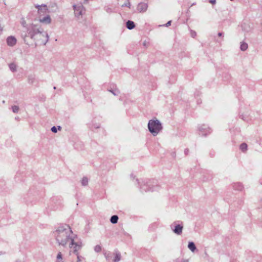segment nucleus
I'll return each instance as SVG.
<instances>
[{"label": "nucleus", "mask_w": 262, "mask_h": 262, "mask_svg": "<svg viewBox=\"0 0 262 262\" xmlns=\"http://www.w3.org/2000/svg\"><path fill=\"white\" fill-rule=\"evenodd\" d=\"M181 262H189L188 259H183Z\"/></svg>", "instance_id": "nucleus-27"}, {"label": "nucleus", "mask_w": 262, "mask_h": 262, "mask_svg": "<svg viewBox=\"0 0 262 262\" xmlns=\"http://www.w3.org/2000/svg\"><path fill=\"white\" fill-rule=\"evenodd\" d=\"M188 248L192 252H194L196 250V247L193 242H190L188 243Z\"/></svg>", "instance_id": "nucleus-12"}, {"label": "nucleus", "mask_w": 262, "mask_h": 262, "mask_svg": "<svg viewBox=\"0 0 262 262\" xmlns=\"http://www.w3.org/2000/svg\"><path fill=\"white\" fill-rule=\"evenodd\" d=\"M218 35L219 36H221L222 35V33H219Z\"/></svg>", "instance_id": "nucleus-29"}, {"label": "nucleus", "mask_w": 262, "mask_h": 262, "mask_svg": "<svg viewBox=\"0 0 262 262\" xmlns=\"http://www.w3.org/2000/svg\"><path fill=\"white\" fill-rule=\"evenodd\" d=\"M210 3H211V4H214L215 3V0H211L210 1Z\"/></svg>", "instance_id": "nucleus-28"}, {"label": "nucleus", "mask_w": 262, "mask_h": 262, "mask_svg": "<svg viewBox=\"0 0 262 262\" xmlns=\"http://www.w3.org/2000/svg\"><path fill=\"white\" fill-rule=\"evenodd\" d=\"M56 262H64L62 258V254L60 252H58L57 255Z\"/></svg>", "instance_id": "nucleus-15"}, {"label": "nucleus", "mask_w": 262, "mask_h": 262, "mask_svg": "<svg viewBox=\"0 0 262 262\" xmlns=\"http://www.w3.org/2000/svg\"><path fill=\"white\" fill-rule=\"evenodd\" d=\"M130 3H129V2H128L127 4H126L123 5H122V7H123V6H127V7H130Z\"/></svg>", "instance_id": "nucleus-25"}, {"label": "nucleus", "mask_w": 262, "mask_h": 262, "mask_svg": "<svg viewBox=\"0 0 262 262\" xmlns=\"http://www.w3.org/2000/svg\"><path fill=\"white\" fill-rule=\"evenodd\" d=\"M240 149L243 151H246L247 149V145L245 143H242L240 146Z\"/></svg>", "instance_id": "nucleus-19"}, {"label": "nucleus", "mask_w": 262, "mask_h": 262, "mask_svg": "<svg viewBox=\"0 0 262 262\" xmlns=\"http://www.w3.org/2000/svg\"><path fill=\"white\" fill-rule=\"evenodd\" d=\"M126 27L128 29H132L135 27V25L133 21L128 20L126 23Z\"/></svg>", "instance_id": "nucleus-14"}, {"label": "nucleus", "mask_w": 262, "mask_h": 262, "mask_svg": "<svg viewBox=\"0 0 262 262\" xmlns=\"http://www.w3.org/2000/svg\"><path fill=\"white\" fill-rule=\"evenodd\" d=\"M27 34H22L24 41L27 42V37L29 36L32 39L38 43L45 45L49 40V36L47 31L39 25L33 24H30L27 28Z\"/></svg>", "instance_id": "nucleus-1"}, {"label": "nucleus", "mask_w": 262, "mask_h": 262, "mask_svg": "<svg viewBox=\"0 0 262 262\" xmlns=\"http://www.w3.org/2000/svg\"><path fill=\"white\" fill-rule=\"evenodd\" d=\"M148 128L152 135L155 136L162 130V126L158 120L153 119L149 121Z\"/></svg>", "instance_id": "nucleus-3"}, {"label": "nucleus", "mask_w": 262, "mask_h": 262, "mask_svg": "<svg viewBox=\"0 0 262 262\" xmlns=\"http://www.w3.org/2000/svg\"><path fill=\"white\" fill-rule=\"evenodd\" d=\"M77 238V237L74 238L68 244L70 249V253H72L75 255H78V253H79V251L81 249L83 243L81 240Z\"/></svg>", "instance_id": "nucleus-4"}, {"label": "nucleus", "mask_w": 262, "mask_h": 262, "mask_svg": "<svg viewBox=\"0 0 262 262\" xmlns=\"http://www.w3.org/2000/svg\"><path fill=\"white\" fill-rule=\"evenodd\" d=\"M51 130L53 133H56L57 132V128L55 126H53L51 128Z\"/></svg>", "instance_id": "nucleus-23"}, {"label": "nucleus", "mask_w": 262, "mask_h": 262, "mask_svg": "<svg viewBox=\"0 0 262 262\" xmlns=\"http://www.w3.org/2000/svg\"><path fill=\"white\" fill-rule=\"evenodd\" d=\"M112 93L114 95H117L119 93V91H116L115 92H112Z\"/></svg>", "instance_id": "nucleus-26"}, {"label": "nucleus", "mask_w": 262, "mask_h": 262, "mask_svg": "<svg viewBox=\"0 0 262 262\" xmlns=\"http://www.w3.org/2000/svg\"><path fill=\"white\" fill-rule=\"evenodd\" d=\"M61 128L60 126H58V129H60Z\"/></svg>", "instance_id": "nucleus-31"}, {"label": "nucleus", "mask_w": 262, "mask_h": 262, "mask_svg": "<svg viewBox=\"0 0 262 262\" xmlns=\"http://www.w3.org/2000/svg\"><path fill=\"white\" fill-rule=\"evenodd\" d=\"M248 48V45L245 42H242L241 45V50L244 51L246 50Z\"/></svg>", "instance_id": "nucleus-17"}, {"label": "nucleus", "mask_w": 262, "mask_h": 262, "mask_svg": "<svg viewBox=\"0 0 262 262\" xmlns=\"http://www.w3.org/2000/svg\"><path fill=\"white\" fill-rule=\"evenodd\" d=\"M56 241L59 246L66 247L74 238H77V235L72 231L68 225L59 226L54 232Z\"/></svg>", "instance_id": "nucleus-2"}, {"label": "nucleus", "mask_w": 262, "mask_h": 262, "mask_svg": "<svg viewBox=\"0 0 262 262\" xmlns=\"http://www.w3.org/2000/svg\"><path fill=\"white\" fill-rule=\"evenodd\" d=\"M94 250L96 252H100L101 251V247L100 245H96L94 248Z\"/></svg>", "instance_id": "nucleus-20"}, {"label": "nucleus", "mask_w": 262, "mask_h": 262, "mask_svg": "<svg viewBox=\"0 0 262 262\" xmlns=\"http://www.w3.org/2000/svg\"><path fill=\"white\" fill-rule=\"evenodd\" d=\"M89 180L86 177H84L82 178L81 180V184L83 186H86L88 184Z\"/></svg>", "instance_id": "nucleus-18"}, {"label": "nucleus", "mask_w": 262, "mask_h": 262, "mask_svg": "<svg viewBox=\"0 0 262 262\" xmlns=\"http://www.w3.org/2000/svg\"><path fill=\"white\" fill-rule=\"evenodd\" d=\"M171 21L170 20V21H168L166 24H165V26L166 27H168L170 25H171Z\"/></svg>", "instance_id": "nucleus-24"}, {"label": "nucleus", "mask_w": 262, "mask_h": 262, "mask_svg": "<svg viewBox=\"0 0 262 262\" xmlns=\"http://www.w3.org/2000/svg\"><path fill=\"white\" fill-rule=\"evenodd\" d=\"M104 255L106 258V260L108 261L112 259L113 262H118L121 259V255L118 252H115L113 253H104Z\"/></svg>", "instance_id": "nucleus-5"}, {"label": "nucleus", "mask_w": 262, "mask_h": 262, "mask_svg": "<svg viewBox=\"0 0 262 262\" xmlns=\"http://www.w3.org/2000/svg\"><path fill=\"white\" fill-rule=\"evenodd\" d=\"M118 220V217L117 215H113L110 220V221L113 224H116L117 223Z\"/></svg>", "instance_id": "nucleus-16"}, {"label": "nucleus", "mask_w": 262, "mask_h": 262, "mask_svg": "<svg viewBox=\"0 0 262 262\" xmlns=\"http://www.w3.org/2000/svg\"><path fill=\"white\" fill-rule=\"evenodd\" d=\"M73 8L75 15L77 17L81 16L85 10L84 7L81 4L73 5Z\"/></svg>", "instance_id": "nucleus-6"}, {"label": "nucleus", "mask_w": 262, "mask_h": 262, "mask_svg": "<svg viewBox=\"0 0 262 262\" xmlns=\"http://www.w3.org/2000/svg\"><path fill=\"white\" fill-rule=\"evenodd\" d=\"M183 227L181 225H177L176 226L175 228L173 230L174 233L180 235L182 232Z\"/></svg>", "instance_id": "nucleus-10"}, {"label": "nucleus", "mask_w": 262, "mask_h": 262, "mask_svg": "<svg viewBox=\"0 0 262 262\" xmlns=\"http://www.w3.org/2000/svg\"><path fill=\"white\" fill-rule=\"evenodd\" d=\"M76 255L77 256V262L81 261L83 258L81 256L79 255V253H78V255Z\"/></svg>", "instance_id": "nucleus-21"}, {"label": "nucleus", "mask_w": 262, "mask_h": 262, "mask_svg": "<svg viewBox=\"0 0 262 262\" xmlns=\"http://www.w3.org/2000/svg\"><path fill=\"white\" fill-rule=\"evenodd\" d=\"M89 0H85L84 3H88Z\"/></svg>", "instance_id": "nucleus-30"}, {"label": "nucleus", "mask_w": 262, "mask_h": 262, "mask_svg": "<svg viewBox=\"0 0 262 262\" xmlns=\"http://www.w3.org/2000/svg\"><path fill=\"white\" fill-rule=\"evenodd\" d=\"M148 8V5L145 3H140L138 6L137 9L140 13H144L146 12Z\"/></svg>", "instance_id": "nucleus-7"}, {"label": "nucleus", "mask_w": 262, "mask_h": 262, "mask_svg": "<svg viewBox=\"0 0 262 262\" xmlns=\"http://www.w3.org/2000/svg\"><path fill=\"white\" fill-rule=\"evenodd\" d=\"M17 40L14 36H10L7 38V43L9 46L13 47L16 43Z\"/></svg>", "instance_id": "nucleus-8"}, {"label": "nucleus", "mask_w": 262, "mask_h": 262, "mask_svg": "<svg viewBox=\"0 0 262 262\" xmlns=\"http://www.w3.org/2000/svg\"><path fill=\"white\" fill-rule=\"evenodd\" d=\"M39 21L41 23L50 24L51 22V19L49 15H47L43 18H40Z\"/></svg>", "instance_id": "nucleus-9"}, {"label": "nucleus", "mask_w": 262, "mask_h": 262, "mask_svg": "<svg viewBox=\"0 0 262 262\" xmlns=\"http://www.w3.org/2000/svg\"><path fill=\"white\" fill-rule=\"evenodd\" d=\"M36 8H38V13L40 14L41 13H46L47 11V8L46 6H36Z\"/></svg>", "instance_id": "nucleus-11"}, {"label": "nucleus", "mask_w": 262, "mask_h": 262, "mask_svg": "<svg viewBox=\"0 0 262 262\" xmlns=\"http://www.w3.org/2000/svg\"><path fill=\"white\" fill-rule=\"evenodd\" d=\"M10 70L13 72H16L17 70V66L14 63H11L9 64Z\"/></svg>", "instance_id": "nucleus-13"}, {"label": "nucleus", "mask_w": 262, "mask_h": 262, "mask_svg": "<svg viewBox=\"0 0 262 262\" xmlns=\"http://www.w3.org/2000/svg\"><path fill=\"white\" fill-rule=\"evenodd\" d=\"M12 110L14 113H17L19 110V107L17 106H13L12 107Z\"/></svg>", "instance_id": "nucleus-22"}]
</instances>
